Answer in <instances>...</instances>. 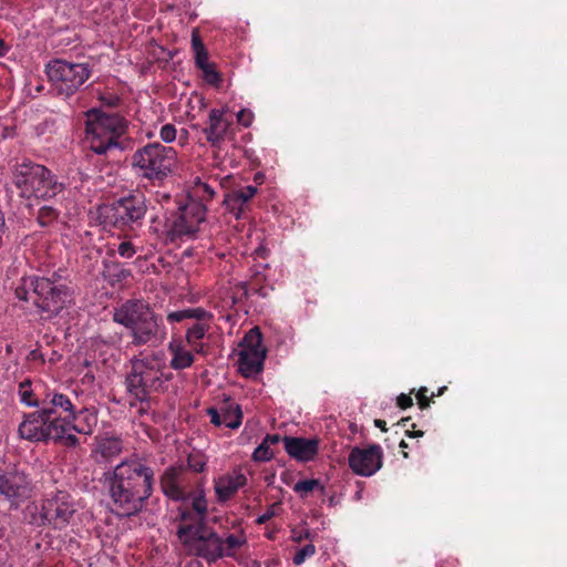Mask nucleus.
<instances>
[{
	"instance_id": "nucleus-1",
	"label": "nucleus",
	"mask_w": 567,
	"mask_h": 567,
	"mask_svg": "<svg viewBox=\"0 0 567 567\" xmlns=\"http://www.w3.org/2000/svg\"><path fill=\"white\" fill-rule=\"evenodd\" d=\"M113 509L121 516H131L144 507L153 493L154 471L140 457L123 460L106 476Z\"/></svg>"
},
{
	"instance_id": "nucleus-2",
	"label": "nucleus",
	"mask_w": 567,
	"mask_h": 567,
	"mask_svg": "<svg viewBox=\"0 0 567 567\" xmlns=\"http://www.w3.org/2000/svg\"><path fill=\"white\" fill-rule=\"evenodd\" d=\"M38 434L44 441L63 442L66 446H75L79 440L69 433L73 430L82 434H91L96 416L87 410L75 413L70 399L61 393H50L38 410Z\"/></svg>"
},
{
	"instance_id": "nucleus-3",
	"label": "nucleus",
	"mask_w": 567,
	"mask_h": 567,
	"mask_svg": "<svg viewBox=\"0 0 567 567\" xmlns=\"http://www.w3.org/2000/svg\"><path fill=\"white\" fill-rule=\"evenodd\" d=\"M113 320L131 331L135 346H159L167 336L163 317L142 300H127L115 309Z\"/></svg>"
},
{
	"instance_id": "nucleus-4",
	"label": "nucleus",
	"mask_w": 567,
	"mask_h": 567,
	"mask_svg": "<svg viewBox=\"0 0 567 567\" xmlns=\"http://www.w3.org/2000/svg\"><path fill=\"white\" fill-rule=\"evenodd\" d=\"M207 501L204 495L193 497L190 504H182L176 517L177 537L188 554L196 556L210 528L206 526Z\"/></svg>"
},
{
	"instance_id": "nucleus-5",
	"label": "nucleus",
	"mask_w": 567,
	"mask_h": 567,
	"mask_svg": "<svg viewBox=\"0 0 567 567\" xmlns=\"http://www.w3.org/2000/svg\"><path fill=\"white\" fill-rule=\"evenodd\" d=\"M177 161V152L172 146L153 142L135 151L132 167L138 176L161 182L174 172Z\"/></svg>"
},
{
	"instance_id": "nucleus-6",
	"label": "nucleus",
	"mask_w": 567,
	"mask_h": 567,
	"mask_svg": "<svg viewBox=\"0 0 567 567\" xmlns=\"http://www.w3.org/2000/svg\"><path fill=\"white\" fill-rule=\"evenodd\" d=\"M162 364L156 359H135L132 361L131 372L125 380L127 394L131 396V406L147 404L150 395L158 391L164 384Z\"/></svg>"
},
{
	"instance_id": "nucleus-7",
	"label": "nucleus",
	"mask_w": 567,
	"mask_h": 567,
	"mask_svg": "<svg viewBox=\"0 0 567 567\" xmlns=\"http://www.w3.org/2000/svg\"><path fill=\"white\" fill-rule=\"evenodd\" d=\"M125 121L116 114H100L89 118L85 138L90 148L100 155H106L123 148L120 138L125 133Z\"/></svg>"
},
{
	"instance_id": "nucleus-8",
	"label": "nucleus",
	"mask_w": 567,
	"mask_h": 567,
	"mask_svg": "<svg viewBox=\"0 0 567 567\" xmlns=\"http://www.w3.org/2000/svg\"><path fill=\"white\" fill-rule=\"evenodd\" d=\"M213 315L203 308H190L168 313L169 322H182L188 320L185 324V341L187 346L197 354L206 353L204 339L212 329Z\"/></svg>"
},
{
	"instance_id": "nucleus-9",
	"label": "nucleus",
	"mask_w": 567,
	"mask_h": 567,
	"mask_svg": "<svg viewBox=\"0 0 567 567\" xmlns=\"http://www.w3.org/2000/svg\"><path fill=\"white\" fill-rule=\"evenodd\" d=\"M45 74L60 94L71 95L87 81L91 70L86 63L54 60L47 64Z\"/></svg>"
},
{
	"instance_id": "nucleus-10",
	"label": "nucleus",
	"mask_w": 567,
	"mask_h": 567,
	"mask_svg": "<svg viewBox=\"0 0 567 567\" xmlns=\"http://www.w3.org/2000/svg\"><path fill=\"white\" fill-rule=\"evenodd\" d=\"M238 351V371L246 378H252L262 371L266 359V348L258 328L249 330Z\"/></svg>"
},
{
	"instance_id": "nucleus-11",
	"label": "nucleus",
	"mask_w": 567,
	"mask_h": 567,
	"mask_svg": "<svg viewBox=\"0 0 567 567\" xmlns=\"http://www.w3.org/2000/svg\"><path fill=\"white\" fill-rule=\"evenodd\" d=\"M41 288L42 297L38 300V312L41 319H50L68 309L74 301V291L64 284H52L49 279L38 281V288Z\"/></svg>"
},
{
	"instance_id": "nucleus-12",
	"label": "nucleus",
	"mask_w": 567,
	"mask_h": 567,
	"mask_svg": "<svg viewBox=\"0 0 567 567\" xmlns=\"http://www.w3.org/2000/svg\"><path fill=\"white\" fill-rule=\"evenodd\" d=\"M147 212L146 199L143 194H132L115 202L110 208V218L117 227L134 229L142 225Z\"/></svg>"
},
{
	"instance_id": "nucleus-13",
	"label": "nucleus",
	"mask_w": 567,
	"mask_h": 567,
	"mask_svg": "<svg viewBox=\"0 0 567 567\" xmlns=\"http://www.w3.org/2000/svg\"><path fill=\"white\" fill-rule=\"evenodd\" d=\"M206 536L207 538L199 547L196 556L208 563H214L223 557H233L246 544V537L243 532L229 534L224 538L212 529Z\"/></svg>"
},
{
	"instance_id": "nucleus-14",
	"label": "nucleus",
	"mask_w": 567,
	"mask_h": 567,
	"mask_svg": "<svg viewBox=\"0 0 567 567\" xmlns=\"http://www.w3.org/2000/svg\"><path fill=\"white\" fill-rule=\"evenodd\" d=\"M206 209L198 203H192L181 209L168 227L167 235L172 241L193 238L205 221Z\"/></svg>"
},
{
	"instance_id": "nucleus-15",
	"label": "nucleus",
	"mask_w": 567,
	"mask_h": 567,
	"mask_svg": "<svg viewBox=\"0 0 567 567\" xmlns=\"http://www.w3.org/2000/svg\"><path fill=\"white\" fill-rule=\"evenodd\" d=\"M383 452L380 445L361 449L354 446L348 457L349 466L357 475L369 477L382 467Z\"/></svg>"
},
{
	"instance_id": "nucleus-16",
	"label": "nucleus",
	"mask_w": 567,
	"mask_h": 567,
	"mask_svg": "<svg viewBox=\"0 0 567 567\" xmlns=\"http://www.w3.org/2000/svg\"><path fill=\"white\" fill-rule=\"evenodd\" d=\"M74 512L71 497L64 492H59L54 498L48 499L42 505V519L55 527H62L69 523Z\"/></svg>"
},
{
	"instance_id": "nucleus-17",
	"label": "nucleus",
	"mask_w": 567,
	"mask_h": 567,
	"mask_svg": "<svg viewBox=\"0 0 567 567\" xmlns=\"http://www.w3.org/2000/svg\"><path fill=\"white\" fill-rule=\"evenodd\" d=\"M226 112V109H212L203 128L206 141L214 148H220L231 135V122L225 117Z\"/></svg>"
},
{
	"instance_id": "nucleus-18",
	"label": "nucleus",
	"mask_w": 567,
	"mask_h": 567,
	"mask_svg": "<svg viewBox=\"0 0 567 567\" xmlns=\"http://www.w3.org/2000/svg\"><path fill=\"white\" fill-rule=\"evenodd\" d=\"M183 466L167 467L161 476L162 492L173 501H185L187 498L186 481Z\"/></svg>"
},
{
	"instance_id": "nucleus-19",
	"label": "nucleus",
	"mask_w": 567,
	"mask_h": 567,
	"mask_svg": "<svg viewBox=\"0 0 567 567\" xmlns=\"http://www.w3.org/2000/svg\"><path fill=\"white\" fill-rule=\"evenodd\" d=\"M30 487L25 477L18 472H7L0 474V495L7 499L18 504L20 501L28 498Z\"/></svg>"
},
{
	"instance_id": "nucleus-20",
	"label": "nucleus",
	"mask_w": 567,
	"mask_h": 567,
	"mask_svg": "<svg viewBox=\"0 0 567 567\" xmlns=\"http://www.w3.org/2000/svg\"><path fill=\"white\" fill-rule=\"evenodd\" d=\"M247 484V477L241 468L236 467L214 481V488L219 502L230 499L239 488Z\"/></svg>"
},
{
	"instance_id": "nucleus-21",
	"label": "nucleus",
	"mask_w": 567,
	"mask_h": 567,
	"mask_svg": "<svg viewBox=\"0 0 567 567\" xmlns=\"http://www.w3.org/2000/svg\"><path fill=\"white\" fill-rule=\"evenodd\" d=\"M35 174L32 172L30 165L23 164L16 169L14 173V185L20 189L21 207L27 208L30 214L33 208L32 197L35 195Z\"/></svg>"
},
{
	"instance_id": "nucleus-22",
	"label": "nucleus",
	"mask_w": 567,
	"mask_h": 567,
	"mask_svg": "<svg viewBox=\"0 0 567 567\" xmlns=\"http://www.w3.org/2000/svg\"><path fill=\"white\" fill-rule=\"evenodd\" d=\"M282 442L289 456L299 462L311 461L318 453L319 443L315 439L285 436Z\"/></svg>"
},
{
	"instance_id": "nucleus-23",
	"label": "nucleus",
	"mask_w": 567,
	"mask_h": 567,
	"mask_svg": "<svg viewBox=\"0 0 567 567\" xmlns=\"http://www.w3.org/2000/svg\"><path fill=\"white\" fill-rule=\"evenodd\" d=\"M63 190L60 183L47 167L38 165V198H52Z\"/></svg>"
},
{
	"instance_id": "nucleus-24",
	"label": "nucleus",
	"mask_w": 567,
	"mask_h": 567,
	"mask_svg": "<svg viewBox=\"0 0 567 567\" xmlns=\"http://www.w3.org/2000/svg\"><path fill=\"white\" fill-rule=\"evenodd\" d=\"M122 442L116 437H103L96 441L92 453L96 462H107L122 452Z\"/></svg>"
},
{
	"instance_id": "nucleus-25",
	"label": "nucleus",
	"mask_w": 567,
	"mask_h": 567,
	"mask_svg": "<svg viewBox=\"0 0 567 567\" xmlns=\"http://www.w3.org/2000/svg\"><path fill=\"white\" fill-rule=\"evenodd\" d=\"M168 350L172 354L171 367L174 370H184L194 363V351L188 350L182 342H171Z\"/></svg>"
},
{
	"instance_id": "nucleus-26",
	"label": "nucleus",
	"mask_w": 567,
	"mask_h": 567,
	"mask_svg": "<svg viewBox=\"0 0 567 567\" xmlns=\"http://www.w3.org/2000/svg\"><path fill=\"white\" fill-rule=\"evenodd\" d=\"M257 188L255 186H246L241 189L228 195L225 199L227 208L233 212L236 218H239L243 207L256 195Z\"/></svg>"
},
{
	"instance_id": "nucleus-27",
	"label": "nucleus",
	"mask_w": 567,
	"mask_h": 567,
	"mask_svg": "<svg viewBox=\"0 0 567 567\" xmlns=\"http://www.w3.org/2000/svg\"><path fill=\"white\" fill-rule=\"evenodd\" d=\"M221 412L223 422L226 427L237 429L240 426L243 414L238 404L229 403L221 410Z\"/></svg>"
},
{
	"instance_id": "nucleus-28",
	"label": "nucleus",
	"mask_w": 567,
	"mask_h": 567,
	"mask_svg": "<svg viewBox=\"0 0 567 567\" xmlns=\"http://www.w3.org/2000/svg\"><path fill=\"white\" fill-rule=\"evenodd\" d=\"M18 434L20 439H24L30 442L35 441V413L24 414V420L18 427Z\"/></svg>"
},
{
	"instance_id": "nucleus-29",
	"label": "nucleus",
	"mask_w": 567,
	"mask_h": 567,
	"mask_svg": "<svg viewBox=\"0 0 567 567\" xmlns=\"http://www.w3.org/2000/svg\"><path fill=\"white\" fill-rule=\"evenodd\" d=\"M320 488L321 491L323 487L320 484L319 480H303L299 481L295 484L293 491L299 494L301 497L307 496L310 492Z\"/></svg>"
},
{
	"instance_id": "nucleus-30",
	"label": "nucleus",
	"mask_w": 567,
	"mask_h": 567,
	"mask_svg": "<svg viewBox=\"0 0 567 567\" xmlns=\"http://www.w3.org/2000/svg\"><path fill=\"white\" fill-rule=\"evenodd\" d=\"M32 381L30 379L24 380L20 383L18 394L20 401L29 406H35V400L33 399V390L31 389Z\"/></svg>"
},
{
	"instance_id": "nucleus-31",
	"label": "nucleus",
	"mask_w": 567,
	"mask_h": 567,
	"mask_svg": "<svg viewBox=\"0 0 567 567\" xmlns=\"http://www.w3.org/2000/svg\"><path fill=\"white\" fill-rule=\"evenodd\" d=\"M29 291L35 293V277L23 278L22 284L16 288V297L27 301Z\"/></svg>"
},
{
	"instance_id": "nucleus-32",
	"label": "nucleus",
	"mask_w": 567,
	"mask_h": 567,
	"mask_svg": "<svg viewBox=\"0 0 567 567\" xmlns=\"http://www.w3.org/2000/svg\"><path fill=\"white\" fill-rule=\"evenodd\" d=\"M59 216V210L51 206L44 205L38 209V224L44 226L52 220H54Z\"/></svg>"
},
{
	"instance_id": "nucleus-33",
	"label": "nucleus",
	"mask_w": 567,
	"mask_h": 567,
	"mask_svg": "<svg viewBox=\"0 0 567 567\" xmlns=\"http://www.w3.org/2000/svg\"><path fill=\"white\" fill-rule=\"evenodd\" d=\"M274 457L270 446L264 441L255 449L252 460L256 462H268Z\"/></svg>"
},
{
	"instance_id": "nucleus-34",
	"label": "nucleus",
	"mask_w": 567,
	"mask_h": 567,
	"mask_svg": "<svg viewBox=\"0 0 567 567\" xmlns=\"http://www.w3.org/2000/svg\"><path fill=\"white\" fill-rule=\"evenodd\" d=\"M106 269L110 270L111 277L113 278V280L116 281L125 280L132 276L131 270H128L127 268L123 267L117 262H112L107 265Z\"/></svg>"
},
{
	"instance_id": "nucleus-35",
	"label": "nucleus",
	"mask_w": 567,
	"mask_h": 567,
	"mask_svg": "<svg viewBox=\"0 0 567 567\" xmlns=\"http://www.w3.org/2000/svg\"><path fill=\"white\" fill-rule=\"evenodd\" d=\"M316 553V547L312 544H308L300 548L293 556V563L296 565H301L307 558L313 556Z\"/></svg>"
},
{
	"instance_id": "nucleus-36",
	"label": "nucleus",
	"mask_w": 567,
	"mask_h": 567,
	"mask_svg": "<svg viewBox=\"0 0 567 567\" xmlns=\"http://www.w3.org/2000/svg\"><path fill=\"white\" fill-rule=\"evenodd\" d=\"M200 70L203 72V78L207 83L217 85L220 82V75L215 70V66L213 63L207 65V68H202Z\"/></svg>"
},
{
	"instance_id": "nucleus-37",
	"label": "nucleus",
	"mask_w": 567,
	"mask_h": 567,
	"mask_svg": "<svg viewBox=\"0 0 567 567\" xmlns=\"http://www.w3.org/2000/svg\"><path fill=\"white\" fill-rule=\"evenodd\" d=\"M159 137L165 143H171L176 138V127L173 124H165L159 130Z\"/></svg>"
},
{
	"instance_id": "nucleus-38",
	"label": "nucleus",
	"mask_w": 567,
	"mask_h": 567,
	"mask_svg": "<svg viewBox=\"0 0 567 567\" xmlns=\"http://www.w3.org/2000/svg\"><path fill=\"white\" fill-rule=\"evenodd\" d=\"M117 252L122 258L128 259L135 255L136 250H135L134 246L132 245V243L122 241L117 247Z\"/></svg>"
},
{
	"instance_id": "nucleus-39",
	"label": "nucleus",
	"mask_w": 567,
	"mask_h": 567,
	"mask_svg": "<svg viewBox=\"0 0 567 567\" xmlns=\"http://www.w3.org/2000/svg\"><path fill=\"white\" fill-rule=\"evenodd\" d=\"M252 120L254 113L250 110L243 109L237 113V122L245 127L250 126Z\"/></svg>"
},
{
	"instance_id": "nucleus-40",
	"label": "nucleus",
	"mask_w": 567,
	"mask_h": 567,
	"mask_svg": "<svg viewBox=\"0 0 567 567\" xmlns=\"http://www.w3.org/2000/svg\"><path fill=\"white\" fill-rule=\"evenodd\" d=\"M195 62L198 69L207 68V65L212 64L208 61V53L205 47H200L199 52L195 53Z\"/></svg>"
},
{
	"instance_id": "nucleus-41",
	"label": "nucleus",
	"mask_w": 567,
	"mask_h": 567,
	"mask_svg": "<svg viewBox=\"0 0 567 567\" xmlns=\"http://www.w3.org/2000/svg\"><path fill=\"white\" fill-rule=\"evenodd\" d=\"M208 415L210 416V422L217 426L223 425V412H218V410L210 408L208 409Z\"/></svg>"
},
{
	"instance_id": "nucleus-42",
	"label": "nucleus",
	"mask_w": 567,
	"mask_h": 567,
	"mask_svg": "<svg viewBox=\"0 0 567 567\" xmlns=\"http://www.w3.org/2000/svg\"><path fill=\"white\" fill-rule=\"evenodd\" d=\"M426 388H421L416 394L419 405L421 409H425L430 404L429 398L426 396Z\"/></svg>"
},
{
	"instance_id": "nucleus-43",
	"label": "nucleus",
	"mask_w": 567,
	"mask_h": 567,
	"mask_svg": "<svg viewBox=\"0 0 567 567\" xmlns=\"http://www.w3.org/2000/svg\"><path fill=\"white\" fill-rule=\"evenodd\" d=\"M413 404L412 398L406 394H401L398 396V405L401 409L410 408Z\"/></svg>"
},
{
	"instance_id": "nucleus-44",
	"label": "nucleus",
	"mask_w": 567,
	"mask_h": 567,
	"mask_svg": "<svg viewBox=\"0 0 567 567\" xmlns=\"http://www.w3.org/2000/svg\"><path fill=\"white\" fill-rule=\"evenodd\" d=\"M54 123L55 120L52 116H45L42 123L43 127L41 130L38 127V134L51 131V127H53Z\"/></svg>"
},
{
	"instance_id": "nucleus-45",
	"label": "nucleus",
	"mask_w": 567,
	"mask_h": 567,
	"mask_svg": "<svg viewBox=\"0 0 567 567\" xmlns=\"http://www.w3.org/2000/svg\"><path fill=\"white\" fill-rule=\"evenodd\" d=\"M280 440H281V437L278 434H268L265 436V439L262 441L270 446V445L279 443Z\"/></svg>"
},
{
	"instance_id": "nucleus-46",
	"label": "nucleus",
	"mask_w": 567,
	"mask_h": 567,
	"mask_svg": "<svg viewBox=\"0 0 567 567\" xmlns=\"http://www.w3.org/2000/svg\"><path fill=\"white\" fill-rule=\"evenodd\" d=\"M275 515V512L274 509H268L265 514L260 515L258 518H257V523L258 524H265L266 522H268L272 516Z\"/></svg>"
},
{
	"instance_id": "nucleus-47",
	"label": "nucleus",
	"mask_w": 567,
	"mask_h": 567,
	"mask_svg": "<svg viewBox=\"0 0 567 567\" xmlns=\"http://www.w3.org/2000/svg\"><path fill=\"white\" fill-rule=\"evenodd\" d=\"M188 466L193 468L194 472H202L205 467V463L203 462H194L192 458L188 460Z\"/></svg>"
},
{
	"instance_id": "nucleus-48",
	"label": "nucleus",
	"mask_w": 567,
	"mask_h": 567,
	"mask_svg": "<svg viewBox=\"0 0 567 567\" xmlns=\"http://www.w3.org/2000/svg\"><path fill=\"white\" fill-rule=\"evenodd\" d=\"M192 45H193V49H194V52H199V48L200 47H204L203 42L200 41V39L197 37V35H193L192 38Z\"/></svg>"
},
{
	"instance_id": "nucleus-49",
	"label": "nucleus",
	"mask_w": 567,
	"mask_h": 567,
	"mask_svg": "<svg viewBox=\"0 0 567 567\" xmlns=\"http://www.w3.org/2000/svg\"><path fill=\"white\" fill-rule=\"evenodd\" d=\"M374 424L377 427H380L382 431H386V427H385V421L383 420H375L374 421Z\"/></svg>"
},
{
	"instance_id": "nucleus-50",
	"label": "nucleus",
	"mask_w": 567,
	"mask_h": 567,
	"mask_svg": "<svg viewBox=\"0 0 567 567\" xmlns=\"http://www.w3.org/2000/svg\"><path fill=\"white\" fill-rule=\"evenodd\" d=\"M7 51V47L3 42V40H0V55H3Z\"/></svg>"
},
{
	"instance_id": "nucleus-51",
	"label": "nucleus",
	"mask_w": 567,
	"mask_h": 567,
	"mask_svg": "<svg viewBox=\"0 0 567 567\" xmlns=\"http://www.w3.org/2000/svg\"><path fill=\"white\" fill-rule=\"evenodd\" d=\"M408 435L411 436V437H417V436H422L423 432L422 431L408 432Z\"/></svg>"
},
{
	"instance_id": "nucleus-52",
	"label": "nucleus",
	"mask_w": 567,
	"mask_h": 567,
	"mask_svg": "<svg viewBox=\"0 0 567 567\" xmlns=\"http://www.w3.org/2000/svg\"><path fill=\"white\" fill-rule=\"evenodd\" d=\"M258 293L262 297H266L267 296V292L264 290V288L259 289L258 290Z\"/></svg>"
},
{
	"instance_id": "nucleus-53",
	"label": "nucleus",
	"mask_w": 567,
	"mask_h": 567,
	"mask_svg": "<svg viewBox=\"0 0 567 567\" xmlns=\"http://www.w3.org/2000/svg\"><path fill=\"white\" fill-rule=\"evenodd\" d=\"M29 355L35 358V350L30 351Z\"/></svg>"
},
{
	"instance_id": "nucleus-54",
	"label": "nucleus",
	"mask_w": 567,
	"mask_h": 567,
	"mask_svg": "<svg viewBox=\"0 0 567 567\" xmlns=\"http://www.w3.org/2000/svg\"><path fill=\"white\" fill-rule=\"evenodd\" d=\"M406 446H408V444L404 441H401L400 447H406Z\"/></svg>"
},
{
	"instance_id": "nucleus-55",
	"label": "nucleus",
	"mask_w": 567,
	"mask_h": 567,
	"mask_svg": "<svg viewBox=\"0 0 567 567\" xmlns=\"http://www.w3.org/2000/svg\"><path fill=\"white\" fill-rule=\"evenodd\" d=\"M301 539H302V536H301V535H298V537H295V540L300 542Z\"/></svg>"
}]
</instances>
